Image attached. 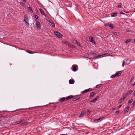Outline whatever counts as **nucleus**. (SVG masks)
<instances>
[{"mask_svg": "<svg viewBox=\"0 0 135 135\" xmlns=\"http://www.w3.org/2000/svg\"><path fill=\"white\" fill-rule=\"evenodd\" d=\"M54 34L57 36L59 38H61L62 36V35L61 34L57 31H55L54 32Z\"/></svg>", "mask_w": 135, "mask_h": 135, "instance_id": "1", "label": "nucleus"}, {"mask_svg": "<svg viewBox=\"0 0 135 135\" xmlns=\"http://www.w3.org/2000/svg\"><path fill=\"white\" fill-rule=\"evenodd\" d=\"M133 92V91L131 90L127 92L125 94L123 95L126 98L128 95L132 93Z\"/></svg>", "mask_w": 135, "mask_h": 135, "instance_id": "2", "label": "nucleus"}, {"mask_svg": "<svg viewBox=\"0 0 135 135\" xmlns=\"http://www.w3.org/2000/svg\"><path fill=\"white\" fill-rule=\"evenodd\" d=\"M125 62V65H128L131 62V60L129 59H125L123 61Z\"/></svg>", "mask_w": 135, "mask_h": 135, "instance_id": "3", "label": "nucleus"}, {"mask_svg": "<svg viewBox=\"0 0 135 135\" xmlns=\"http://www.w3.org/2000/svg\"><path fill=\"white\" fill-rule=\"evenodd\" d=\"M72 70L74 71H76L77 70V65H73L72 68Z\"/></svg>", "mask_w": 135, "mask_h": 135, "instance_id": "4", "label": "nucleus"}, {"mask_svg": "<svg viewBox=\"0 0 135 135\" xmlns=\"http://www.w3.org/2000/svg\"><path fill=\"white\" fill-rule=\"evenodd\" d=\"M126 98L123 95V98L120 99L119 100L118 102L119 103H122L124 100Z\"/></svg>", "mask_w": 135, "mask_h": 135, "instance_id": "5", "label": "nucleus"}, {"mask_svg": "<svg viewBox=\"0 0 135 135\" xmlns=\"http://www.w3.org/2000/svg\"><path fill=\"white\" fill-rule=\"evenodd\" d=\"M36 25L37 26V28H40L41 27L40 22L37 21L36 22Z\"/></svg>", "mask_w": 135, "mask_h": 135, "instance_id": "6", "label": "nucleus"}, {"mask_svg": "<svg viewBox=\"0 0 135 135\" xmlns=\"http://www.w3.org/2000/svg\"><path fill=\"white\" fill-rule=\"evenodd\" d=\"M118 13L117 12H114L112 13L111 14V17H114L117 15Z\"/></svg>", "mask_w": 135, "mask_h": 135, "instance_id": "7", "label": "nucleus"}, {"mask_svg": "<svg viewBox=\"0 0 135 135\" xmlns=\"http://www.w3.org/2000/svg\"><path fill=\"white\" fill-rule=\"evenodd\" d=\"M121 73V71H120L116 73L115 74L116 76L117 77L120 75Z\"/></svg>", "mask_w": 135, "mask_h": 135, "instance_id": "8", "label": "nucleus"}, {"mask_svg": "<svg viewBox=\"0 0 135 135\" xmlns=\"http://www.w3.org/2000/svg\"><path fill=\"white\" fill-rule=\"evenodd\" d=\"M106 25L109 27H110L111 28H113V25L110 23H109L107 24Z\"/></svg>", "mask_w": 135, "mask_h": 135, "instance_id": "9", "label": "nucleus"}, {"mask_svg": "<svg viewBox=\"0 0 135 135\" xmlns=\"http://www.w3.org/2000/svg\"><path fill=\"white\" fill-rule=\"evenodd\" d=\"M90 42H92L93 43L95 44V42L94 40L93 37H90Z\"/></svg>", "mask_w": 135, "mask_h": 135, "instance_id": "10", "label": "nucleus"}, {"mask_svg": "<svg viewBox=\"0 0 135 135\" xmlns=\"http://www.w3.org/2000/svg\"><path fill=\"white\" fill-rule=\"evenodd\" d=\"M40 11L42 15H44L45 16H46V15L45 13V12L43 9H40Z\"/></svg>", "mask_w": 135, "mask_h": 135, "instance_id": "11", "label": "nucleus"}, {"mask_svg": "<svg viewBox=\"0 0 135 135\" xmlns=\"http://www.w3.org/2000/svg\"><path fill=\"white\" fill-rule=\"evenodd\" d=\"M103 118L102 117H100L98 119H96L94 120V121L96 122H98L100 121Z\"/></svg>", "mask_w": 135, "mask_h": 135, "instance_id": "12", "label": "nucleus"}, {"mask_svg": "<svg viewBox=\"0 0 135 135\" xmlns=\"http://www.w3.org/2000/svg\"><path fill=\"white\" fill-rule=\"evenodd\" d=\"M129 108V106H127L124 109V112L125 113H126L128 112Z\"/></svg>", "mask_w": 135, "mask_h": 135, "instance_id": "13", "label": "nucleus"}, {"mask_svg": "<svg viewBox=\"0 0 135 135\" xmlns=\"http://www.w3.org/2000/svg\"><path fill=\"white\" fill-rule=\"evenodd\" d=\"M65 99H66V98L62 97L59 100V101L61 102H62L64 101Z\"/></svg>", "mask_w": 135, "mask_h": 135, "instance_id": "14", "label": "nucleus"}, {"mask_svg": "<svg viewBox=\"0 0 135 135\" xmlns=\"http://www.w3.org/2000/svg\"><path fill=\"white\" fill-rule=\"evenodd\" d=\"M69 82L70 84H73L74 83V80L73 79H70L69 81Z\"/></svg>", "mask_w": 135, "mask_h": 135, "instance_id": "15", "label": "nucleus"}, {"mask_svg": "<svg viewBox=\"0 0 135 135\" xmlns=\"http://www.w3.org/2000/svg\"><path fill=\"white\" fill-rule=\"evenodd\" d=\"M73 97L74 96H73L71 95L66 97V100L70 99L71 98H73Z\"/></svg>", "mask_w": 135, "mask_h": 135, "instance_id": "16", "label": "nucleus"}, {"mask_svg": "<svg viewBox=\"0 0 135 135\" xmlns=\"http://www.w3.org/2000/svg\"><path fill=\"white\" fill-rule=\"evenodd\" d=\"M24 21H25L26 23L28 24L29 23L27 22V21H28L27 18L25 17V16L24 17Z\"/></svg>", "mask_w": 135, "mask_h": 135, "instance_id": "17", "label": "nucleus"}, {"mask_svg": "<svg viewBox=\"0 0 135 135\" xmlns=\"http://www.w3.org/2000/svg\"><path fill=\"white\" fill-rule=\"evenodd\" d=\"M50 22L51 23L52 26L54 27H55V25L54 23L52 21H50Z\"/></svg>", "mask_w": 135, "mask_h": 135, "instance_id": "18", "label": "nucleus"}, {"mask_svg": "<svg viewBox=\"0 0 135 135\" xmlns=\"http://www.w3.org/2000/svg\"><path fill=\"white\" fill-rule=\"evenodd\" d=\"M26 52L29 54H33L34 53H35V52H34L33 51H31L29 50H27L26 51Z\"/></svg>", "mask_w": 135, "mask_h": 135, "instance_id": "19", "label": "nucleus"}, {"mask_svg": "<svg viewBox=\"0 0 135 135\" xmlns=\"http://www.w3.org/2000/svg\"><path fill=\"white\" fill-rule=\"evenodd\" d=\"M131 39H128L127 40H126V41L125 42V43L126 44L128 43L129 42H131Z\"/></svg>", "mask_w": 135, "mask_h": 135, "instance_id": "20", "label": "nucleus"}, {"mask_svg": "<svg viewBox=\"0 0 135 135\" xmlns=\"http://www.w3.org/2000/svg\"><path fill=\"white\" fill-rule=\"evenodd\" d=\"M95 94V93L94 92H92L90 93V95L89 96V97H92Z\"/></svg>", "mask_w": 135, "mask_h": 135, "instance_id": "21", "label": "nucleus"}, {"mask_svg": "<svg viewBox=\"0 0 135 135\" xmlns=\"http://www.w3.org/2000/svg\"><path fill=\"white\" fill-rule=\"evenodd\" d=\"M97 100H96L95 99V98L93 100H91V101H90L89 102V103H90H90H91V102H92L94 103V102H95V101H96Z\"/></svg>", "mask_w": 135, "mask_h": 135, "instance_id": "22", "label": "nucleus"}, {"mask_svg": "<svg viewBox=\"0 0 135 135\" xmlns=\"http://www.w3.org/2000/svg\"><path fill=\"white\" fill-rule=\"evenodd\" d=\"M116 77H117L116 75H115V74L113 75L110 76V78H114Z\"/></svg>", "mask_w": 135, "mask_h": 135, "instance_id": "23", "label": "nucleus"}, {"mask_svg": "<svg viewBox=\"0 0 135 135\" xmlns=\"http://www.w3.org/2000/svg\"><path fill=\"white\" fill-rule=\"evenodd\" d=\"M108 51H106V52H105V53H104V54H103L102 55H100V54H99L98 55V56H102V55H105L106 54H108Z\"/></svg>", "mask_w": 135, "mask_h": 135, "instance_id": "24", "label": "nucleus"}, {"mask_svg": "<svg viewBox=\"0 0 135 135\" xmlns=\"http://www.w3.org/2000/svg\"><path fill=\"white\" fill-rule=\"evenodd\" d=\"M134 76H132L131 79L130 80V81H129V83H131L132 82V81H133V79H134Z\"/></svg>", "mask_w": 135, "mask_h": 135, "instance_id": "25", "label": "nucleus"}, {"mask_svg": "<svg viewBox=\"0 0 135 135\" xmlns=\"http://www.w3.org/2000/svg\"><path fill=\"white\" fill-rule=\"evenodd\" d=\"M85 113L84 112H83V113H81L80 114V115L79 116V117H82L83 116V115Z\"/></svg>", "mask_w": 135, "mask_h": 135, "instance_id": "26", "label": "nucleus"}, {"mask_svg": "<svg viewBox=\"0 0 135 135\" xmlns=\"http://www.w3.org/2000/svg\"><path fill=\"white\" fill-rule=\"evenodd\" d=\"M90 36H89L86 38V40L88 41H90Z\"/></svg>", "mask_w": 135, "mask_h": 135, "instance_id": "27", "label": "nucleus"}, {"mask_svg": "<svg viewBox=\"0 0 135 135\" xmlns=\"http://www.w3.org/2000/svg\"><path fill=\"white\" fill-rule=\"evenodd\" d=\"M101 85H102L101 84H100L97 85L96 86V88H100L101 86Z\"/></svg>", "mask_w": 135, "mask_h": 135, "instance_id": "28", "label": "nucleus"}, {"mask_svg": "<svg viewBox=\"0 0 135 135\" xmlns=\"http://www.w3.org/2000/svg\"><path fill=\"white\" fill-rule=\"evenodd\" d=\"M88 92V90L87 89H86L85 90L81 92L82 93H85Z\"/></svg>", "mask_w": 135, "mask_h": 135, "instance_id": "29", "label": "nucleus"}, {"mask_svg": "<svg viewBox=\"0 0 135 135\" xmlns=\"http://www.w3.org/2000/svg\"><path fill=\"white\" fill-rule=\"evenodd\" d=\"M133 100L132 99H131L130 100H129L128 102V104L129 105V104H130L131 102H133Z\"/></svg>", "mask_w": 135, "mask_h": 135, "instance_id": "30", "label": "nucleus"}, {"mask_svg": "<svg viewBox=\"0 0 135 135\" xmlns=\"http://www.w3.org/2000/svg\"><path fill=\"white\" fill-rule=\"evenodd\" d=\"M117 7L119 8H121V3H119V4L118 5Z\"/></svg>", "mask_w": 135, "mask_h": 135, "instance_id": "31", "label": "nucleus"}, {"mask_svg": "<svg viewBox=\"0 0 135 135\" xmlns=\"http://www.w3.org/2000/svg\"><path fill=\"white\" fill-rule=\"evenodd\" d=\"M72 41L74 43H76L77 42V40H75L74 39H73L72 40Z\"/></svg>", "mask_w": 135, "mask_h": 135, "instance_id": "32", "label": "nucleus"}, {"mask_svg": "<svg viewBox=\"0 0 135 135\" xmlns=\"http://www.w3.org/2000/svg\"><path fill=\"white\" fill-rule=\"evenodd\" d=\"M30 10L31 12H33V10L32 9V8L31 7H30L28 8Z\"/></svg>", "mask_w": 135, "mask_h": 135, "instance_id": "33", "label": "nucleus"}, {"mask_svg": "<svg viewBox=\"0 0 135 135\" xmlns=\"http://www.w3.org/2000/svg\"><path fill=\"white\" fill-rule=\"evenodd\" d=\"M87 90H88V92L91 91L92 90V89L91 88H89L88 89H87Z\"/></svg>", "mask_w": 135, "mask_h": 135, "instance_id": "34", "label": "nucleus"}, {"mask_svg": "<svg viewBox=\"0 0 135 135\" xmlns=\"http://www.w3.org/2000/svg\"><path fill=\"white\" fill-rule=\"evenodd\" d=\"M75 44H76L78 45L79 46H80V43L79 42H78L77 41L76 43H75Z\"/></svg>", "mask_w": 135, "mask_h": 135, "instance_id": "35", "label": "nucleus"}, {"mask_svg": "<svg viewBox=\"0 0 135 135\" xmlns=\"http://www.w3.org/2000/svg\"><path fill=\"white\" fill-rule=\"evenodd\" d=\"M100 96L99 95L97 96L95 98V99L96 100H97L99 98Z\"/></svg>", "mask_w": 135, "mask_h": 135, "instance_id": "36", "label": "nucleus"}, {"mask_svg": "<svg viewBox=\"0 0 135 135\" xmlns=\"http://www.w3.org/2000/svg\"><path fill=\"white\" fill-rule=\"evenodd\" d=\"M34 17L36 19H37L38 18V16L36 15H35Z\"/></svg>", "mask_w": 135, "mask_h": 135, "instance_id": "37", "label": "nucleus"}, {"mask_svg": "<svg viewBox=\"0 0 135 135\" xmlns=\"http://www.w3.org/2000/svg\"><path fill=\"white\" fill-rule=\"evenodd\" d=\"M76 100H76V98H74L73 99V101H75Z\"/></svg>", "mask_w": 135, "mask_h": 135, "instance_id": "38", "label": "nucleus"}, {"mask_svg": "<svg viewBox=\"0 0 135 135\" xmlns=\"http://www.w3.org/2000/svg\"><path fill=\"white\" fill-rule=\"evenodd\" d=\"M125 62L123 61V64H122V66L123 67L124 66V65H125Z\"/></svg>", "mask_w": 135, "mask_h": 135, "instance_id": "39", "label": "nucleus"}, {"mask_svg": "<svg viewBox=\"0 0 135 135\" xmlns=\"http://www.w3.org/2000/svg\"><path fill=\"white\" fill-rule=\"evenodd\" d=\"M0 117L4 118L5 117L3 116L2 114H0Z\"/></svg>", "mask_w": 135, "mask_h": 135, "instance_id": "40", "label": "nucleus"}, {"mask_svg": "<svg viewBox=\"0 0 135 135\" xmlns=\"http://www.w3.org/2000/svg\"><path fill=\"white\" fill-rule=\"evenodd\" d=\"M131 85L132 87L134 85H135V82L134 84H131Z\"/></svg>", "mask_w": 135, "mask_h": 135, "instance_id": "41", "label": "nucleus"}, {"mask_svg": "<svg viewBox=\"0 0 135 135\" xmlns=\"http://www.w3.org/2000/svg\"><path fill=\"white\" fill-rule=\"evenodd\" d=\"M88 113H87V114L88 115L90 113V111L89 110H88Z\"/></svg>", "mask_w": 135, "mask_h": 135, "instance_id": "42", "label": "nucleus"}, {"mask_svg": "<svg viewBox=\"0 0 135 135\" xmlns=\"http://www.w3.org/2000/svg\"><path fill=\"white\" fill-rule=\"evenodd\" d=\"M14 123L15 124H18V121L14 122Z\"/></svg>", "mask_w": 135, "mask_h": 135, "instance_id": "43", "label": "nucleus"}, {"mask_svg": "<svg viewBox=\"0 0 135 135\" xmlns=\"http://www.w3.org/2000/svg\"><path fill=\"white\" fill-rule=\"evenodd\" d=\"M63 43H65V44H67L68 43L67 41H63Z\"/></svg>", "mask_w": 135, "mask_h": 135, "instance_id": "44", "label": "nucleus"}, {"mask_svg": "<svg viewBox=\"0 0 135 135\" xmlns=\"http://www.w3.org/2000/svg\"><path fill=\"white\" fill-rule=\"evenodd\" d=\"M76 99L77 100H78L80 99V97H76Z\"/></svg>", "mask_w": 135, "mask_h": 135, "instance_id": "45", "label": "nucleus"}, {"mask_svg": "<svg viewBox=\"0 0 135 135\" xmlns=\"http://www.w3.org/2000/svg\"><path fill=\"white\" fill-rule=\"evenodd\" d=\"M120 14H125V13L122 12H120Z\"/></svg>", "mask_w": 135, "mask_h": 135, "instance_id": "46", "label": "nucleus"}, {"mask_svg": "<svg viewBox=\"0 0 135 135\" xmlns=\"http://www.w3.org/2000/svg\"><path fill=\"white\" fill-rule=\"evenodd\" d=\"M18 124H19V123H21L22 122V120H21L20 121H18Z\"/></svg>", "mask_w": 135, "mask_h": 135, "instance_id": "47", "label": "nucleus"}, {"mask_svg": "<svg viewBox=\"0 0 135 135\" xmlns=\"http://www.w3.org/2000/svg\"><path fill=\"white\" fill-rule=\"evenodd\" d=\"M119 113V111H117L116 112H115V113L117 114H118V113Z\"/></svg>", "mask_w": 135, "mask_h": 135, "instance_id": "48", "label": "nucleus"}, {"mask_svg": "<svg viewBox=\"0 0 135 135\" xmlns=\"http://www.w3.org/2000/svg\"><path fill=\"white\" fill-rule=\"evenodd\" d=\"M91 57L90 56V55H88V58H90Z\"/></svg>", "mask_w": 135, "mask_h": 135, "instance_id": "49", "label": "nucleus"}, {"mask_svg": "<svg viewBox=\"0 0 135 135\" xmlns=\"http://www.w3.org/2000/svg\"><path fill=\"white\" fill-rule=\"evenodd\" d=\"M26 124V123H22L21 124V125L22 126H23V125H25V124Z\"/></svg>", "mask_w": 135, "mask_h": 135, "instance_id": "50", "label": "nucleus"}, {"mask_svg": "<svg viewBox=\"0 0 135 135\" xmlns=\"http://www.w3.org/2000/svg\"><path fill=\"white\" fill-rule=\"evenodd\" d=\"M115 108H112V110H115Z\"/></svg>", "mask_w": 135, "mask_h": 135, "instance_id": "51", "label": "nucleus"}, {"mask_svg": "<svg viewBox=\"0 0 135 135\" xmlns=\"http://www.w3.org/2000/svg\"><path fill=\"white\" fill-rule=\"evenodd\" d=\"M95 57V59H97V58H98V56H96Z\"/></svg>", "mask_w": 135, "mask_h": 135, "instance_id": "52", "label": "nucleus"}, {"mask_svg": "<svg viewBox=\"0 0 135 135\" xmlns=\"http://www.w3.org/2000/svg\"><path fill=\"white\" fill-rule=\"evenodd\" d=\"M122 105H119V108H120L122 106Z\"/></svg>", "mask_w": 135, "mask_h": 135, "instance_id": "53", "label": "nucleus"}, {"mask_svg": "<svg viewBox=\"0 0 135 135\" xmlns=\"http://www.w3.org/2000/svg\"><path fill=\"white\" fill-rule=\"evenodd\" d=\"M133 95L135 96V90L134 91L133 93Z\"/></svg>", "mask_w": 135, "mask_h": 135, "instance_id": "54", "label": "nucleus"}, {"mask_svg": "<svg viewBox=\"0 0 135 135\" xmlns=\"http://www.w3.org/2000/svg\"><path fill=\"white\" fill-rule=\"evenodd\" d=\"M135 103V100H134V102H133V105H134Z\"/></svg>", "mask_w": 135, "mask_h": 135, "instance_id": "55", "label": "nucleus"}, {"mask_svg": "<svg viewBox=\"0 0 135 135\" xmlns=\"http://www.w3.org/2000/svg\"><path fill=\"white\" fill-rule=\"evenodd\" d=\"M23 1H24V2H26V0H23Z\"/></svg>", "mask_w": 135, "mask_h": 135, "instance_id": "56", "label": "nucleus"}, {"mask_svg": "<svg viewBox=\"0 0 135 135\" xmlns=\"http://www.w3.org/2000/svg\"><path fill=\"white\" fill-rule=\"evenodd\" d=\"M134 42H135V38L134 39Z\"/></svg>", "mask_w": 135, "mask_h": 135, "instance_id": "57", "label": "nucleus"}, {"mask_svg": "<svg viewBox=\"0 0 135 135\" xmlns=\"http://www.w3.org/2000/svg\"><path fill=\"white\" fill-rule=\"evenodd\" d=\"M63 135H66V134H63Z\"/></svg>", "mask_w": 135, "mask_h": 135, "instance_id": "58", "label": "nucleus"}, {"mask_svg": "<svg viewBox=\"0 0 135 135\" xmlns=\"http://www.w3.org/2000/svg\"><path fill=\"white\" fill-rule=\"evenodd\" d=\"M22 3V2H21L20 3Z\"/></svg>", "mask_w": 135, "mask_h": 135, "instance_id": "59", "label": "nucleus"}, {"mask_svg": "<svg viewBox=\"0 0 135 135\" xmlns=\"http://www.w3.org/2000/svg\"><path fill=\"white\" fill-rule=\"evenodd\" d=\"M48 135H50V134H48Z\"/></svg>", "mask_w": 135, "mask_h": 135, "instance_id": "60", "label": "nucleus"}]
</instances>
